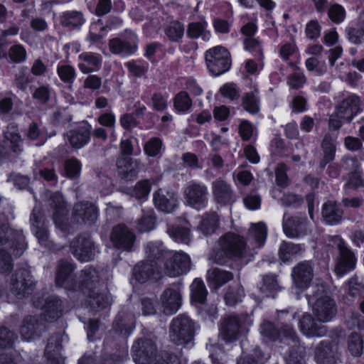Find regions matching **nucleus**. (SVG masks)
Masks as SVG:
<instances>
[{
    "label": "nucleus",
    "instance_id": "nucleus-56",
    "mask_svg": "<svg viewBox=\"0 0 364 364\" xmlns=\"http://www.w3.org/2000/svg\"><path fill=\"white\" fill-rule=\"evenodd\" d=\"M9 57L15 63H20L26 60L27 52L26 48L21 44H15L9 50Z\"/></svg>",
    "mask_w": 364,
    "mask_h": 364
},
{
    "label": "nucleus",
    "instance_id": "nucleus-55",
    "mask_svg": "<svg viewBox=\"0 0 364 364\" xmlns=\"http://www.w3.org/2000/svg\"><path fill=\"white\" fill-rule=\"evenodd\" d=\"M279 289V287L276 277L273 275H267L263 279V284L259 288V291L263 296H269Z\"/></svg>",
    "mask_w": 364,
    "mask_h": 364
},
{
    "label": "nucleus",
    "instance_id": "nucleus-13",
    "mask_svg": "<svg viewBox=\"0 0 364 364\" xmlns=\"http://www.w3.org/2000/svg\"><path fill=\"white\" fill-rule=\"evenodd\" d=\"M137 42L136 35L130 32L129 36L124 40L118 38L109 40V48L113 54L127 58L136 52Z\"/></svg>",
    "mask_w": 364,
    "mask_h": 364
},
{
    "label": "nucleus",
    "instance_id": "nucleus-27",
    "mask_svg": "<svg viewBox=\"0 0 364 364\" xmlns=\"http://www.w3.org/2000/svg\"><path fill=\"white\" fill-rule=\"evenodd\" d=\"M103 272L92 267H86L82 270L79 277V287L82 289L92 291L95 289L102 282Z\"/></svg>",
    "mask_w": 364,
    "mask_h": 364
},
{
    "label": "nucleus",
    "instance_id": "nucleus-51",
    "mask_svg": "<svg viewBox=\"0 0 364 364\" xmlns=\"http://www.w3.org/2000/svg\"><path fill=\"white\" fill-rule=\"evenodd\" d=\"M170 237L177 242L188 244L191 241L190 230L188 228H171L167 230Z\"/></svg>",
    "mask_w": 364,
    "mask_h": 364
},
{
    "label": "nucleus",
    "instance_id": "nucleus-52",
    "mask_svg": "<svg viewBox=\"0 0 364 364\" xmlns=\"http://www.w3.org/2000/svg\"><path fill=\"white\" fill-rule=\"evenodd\" d=\"M242 105L244 109L251 114H256L259 112V98L257 90L245 94L243 97Z\"/></svg>",
    "mask_w": 364,
    "mask_h": 364
},
{
    "label": "nucleus",
    "instance_id": "nucleus-33",
    "mask_svg": "<svg viewBox=\"0 0 364 364\" xmlns=\"http://www.w3.org/2000/svg\"><path fill=\"white\" fill-rule=\"evenodd\" d=\"M212 192L216 202L221 205L228 204L232 199L230 186L223 180L218 179L212 183Z\"/></svg>",
    "mask_w": 364,
    "mask_h": 364
},
{
    "label": "nucleus",
    "instance_id": "nucleus-15",
    "mask_svg": "<svg viewBox=\"0 0 364 364\" xmlns=\"http://www.w3.org/2000/svg\"><path fill=\"white\" fill-rule=\"evenodd\" d=\"M70 249L75 257L81 262L93 259L97 248L90 237H80L70 244Z\"/></svg>",
    "mask_w": 364,
    "mask_h": 364
},
{
    "label": "nucleus",
    "instance_id": "nucleus-21",
    "mask_svg": "<svg viewBox=\"0 0 364 364\" xmlns=\"http://www.w3.org/2000/svg\"><path fill=\"white\" fill-rule=\"evenodd\" d=\"M161 265L147 259L136 264L133 270L135 279L140 283H144L150 279H158L161 277Z\"/></svg>",
    "mask_w": 364,
    "mask_h": 364
},
{
    "label": "nucleus",
    "instance_id": "nucleus-29",
    "mask_svg": "<svg viewBox=\"0 0 364 364\" xmlns=\"http://www.w3.org/2000/svg\"><path fill=\"white\" fill-rule=\"evenodd\" d=\"M74 266L68 261H60L56 273L55 282L65 289H75V284L72 275Z\"/></svg>",
    "mask_w": 364,
    "mask_h": 364
},
{
    "label": "nucleus",
    "instance_id": "nucleus-5",
    "mask_svg": "<svg viewBox=\"0 0 364 364\" xmlns=\"http://www.w3.org/2000/svg\"><path fill=\"white\" fill-rule=\"evenodd\" d=\"M326 242L339 250V257L335 267L336 274L341 277L355 267L354 254L347 247L343 240L338 235L328 236Z\"/></svg>",
    "mask_w": 364,
    "mask_h": 364
},
{
    "label": "nucleus",
    "instance_id": "nucleus-24",
    "mask_svg": "<svg viewBox=\"0 0 364 364\" xmlns=\"http://www.w3.org/2000/svg\"><path fill=\"white\" fill-rule=\"evenodd\" d=\"M155 207L166 213L173 212L178 206V199L173 192L159 189L154 193Z\"/></svg>",
    "mask_w": 364,
    "mask_h": 364
},
{
    "label": "nucleus",
    "instance_id": "nucleus-32",
    "mask_svg": "<svg viewBox=\"0 0 364 364\" xmlns=\"http://www.w3.org/2000/svg\"><path fill=\"white\" fill-rule=\"evenodd\" d=\"M321 214L323 222L329 225H337L343 217L341 208L333 201H328L323 204Z\"/></svg>",
    "mask_w": 364,
    "mask_h": 364
},
{
    "label": "nucleus",
    "instance_id": "nucleus-28",
    "mask_svg": "<svg viewBox=\"0 0 364 364\" xmlns=\"http://www.w3.org/2000/svg\"><path fill=\"white\" fill-rule=\"evenodd\" d=\"M73 217L79 223L91 224L97 220V209L90 202L77 203L74 206Z\"/></svg>",
    "mask_w": 364,
    "mask_h": 364
},
{
    "label": "nucleus",
    "instance_id": "nucleus-17",
    "mask_svg": "<svg viewBox=\"0 0 364 364\" xmlns=\"http://www.w3.org/2000/svg\"><path fill=\"white\" fill-rule=\"evenodd\" d=\"M283 230L290 238H296L307 234L310 230L306 219L299 217H287L283 220Z\"/></svg>",
    "mask_w": 364,
    "mask_h": 364
},
{
    "label": "nucleus",
    "instance_id": "nucleus-48",
    "mask_svg": "<svg viewBox=\"0 0 364 364\" xmlns=\"http://www.w3.org/2000/svg\"><path fill=\"white\" fill-rule=\"evenodd\" d=\"M191 298L198 303H203L208 294L203 282L196 279L191 285Z\"/></svg>",
    "mask_w": 364,
    "mask_h": 364
},
{
    "label": "nucleus",
    "instance_id": "nucleus-30",
    "mask_svg": "<svg viewBox=\"0 0 364 364\" xmlns=\"http://www.w3.org/2000/svg\"><path fill=\"white\" fill-rule=\"evenodd\" d=\"M49 205L53 209V219L55 223L61 225L67 214L65 200L59 192L47 193Z\"/></svg>",
    "mask_w": 364,
    "mask_h": 364
},
{
    "label": "nucleus",
    "instance_id": "nucleus-38",
    "mask_svg": "<svg viewBox=\"0 0 364 364\" xmlns=\"http://www.w3.org/2000/svg\"><path fill=\"white\" fill-rule=\"evenodd\" d=\"M304 247L301 244L282 242L279 249V257L284 262H288L294 257L302 254Z\"/></svg>",
    "mask_w": 364,
    "mask_h": 364
},
{
    "label": "nucleus",
    "instance_id": "nucleus-34",
    "mask_svg": "<svg viewBox=\"0 0 364 364\" xmlns=\"http://www.w3.org/2000/svg\"><path fill=\"white\" fill-rule=\"evenodd\" d=\"M344 166L346 168H352L353 170L349 174V181L345 185V187L355 189L363 186L360 171H359L360 165L357 159L355 158H347L344 160Z\"/></svg>",
    "mask_w": 364,
    "mask_h": 364
},
{
    "label": "nucleus",
    "instance_id": "nucleus-20",
    "mask_svg": "<svg viewBox=\"0 0 364 364\" xmlns=\"http://www.w3.org/2000/svg\"><path fill=\"white\" fill-rule=\"evenodd\" d=\"M161 265L147 259L136 264L133 270L135 279L140 283H144L150 279H158L161 277Z\"/></svg>",
    "mask_w": 364,
    "mask_h": 364
},
{
    "label": "nucleus",
    "instance_id": "nucleus-35",
    "mask_svg": "<svg viewBox=\"0 0 364 364\" xmlns=\"http://www.w3.org/2000/svg\"><path fill=\"white\" fill-rule=\"evenodd\" d=\"M267 236V230L264 223L259 222L252 223L248 230L247 239L256 247H261L264 245Z\"/></svg>",
    "mask_w": 364,
    "mask_h": 364
},
{
    "label": "nucleus",
    "instance_id": "nucleus-8",
    "mask_svg": "<svg viewBox=\"0 0 364 364\" xmlns=\"http://www.w3.org/2000/svg\"><path fill=\"white\" fill-rule=\"evenodd\" d=\"M208 187L201 182L192 181L183 191L184 203L198 210L205 208L208 201Z\"/></svg>",
    "mask_w": 364,
    "mask_h": 364
},
{
    "label": "nucleus",
    "instance_id": "nucleus-31",
    "mask_svg": "<svg viewBox=\"0 0 364 364\" xmlns=\"http://www.w3.org/2000/svg\"><path fill=\"white\" fill-rule=\"evenodd\" d=\"M90 137V129L87 127H80L67 132L66 140L74 149H81L85 146Z\"/></svg>",
    "mask_w": 364,
    "mask_h": 364
},
{
    "label": "nucleus",
    "instance_id": "nucleus-3",
    "mask_svg": "<svg viewBox=\"0 0 364 364\" xmlns=\"http://www.w3.org/2000/svg\"><path fill=\"white\" fill-rule=\"evenodd\" d=\"M312 289V294L308 295V302L314 314L319 322H329L336 314L335 301L323 285H316Z\"/></svg>",
    "mask_w": 364,
    "mask_h": 364
},
{
    "label": "nucleus",
    "instance_id": "nucleus-2",
    "mask_svg": "<svg viewBox=\"0 0 364 364\" xmlns=\"http://www.w3.org/2000/svg\"><path fill=\"white\" fill-rule=\"evenodd\" d=\"M246 250L247 245L243 237L234 232H228L219 239L217 250L211 255L210 259L215 263L223 264L225 258H242Z\"/></svg>",
    "mask_w": 364,
    "mask_h": 364
},
{
    "label": "nucleus",
    "instance_id": "nucleus-63",
    "mask_svg": "<svg viewBox=\"0 0 364 364\" xmlns=\"http://www.w3.org/2000/svg\"><path fill=\"white\" fill-rule=\"evenodd\" d=\"M191 105L192 101L185 92H181L175 97L174 107L178 111H186L191 107Z\"/></svg>",
    "mask_w": 364,
    "mask_h": 364
},
{
    "label": "nucleus",
    "instance_id": "nucleus-6",
    "mask_svg": "<svg viewBox=\"0 0 364 364\" xmlns=\"http://www.w3.org/2000/svg\"><path fill=\"white\" fill-rule=\"evenodd\" d=\"M205 57L207 67L213 75H220L230 68V53L225 48L221 46H215L208 50Z\"/></svg>",
    "mask_w": 364,
    "mask_h": 364
},
{
    "label": "nucleus",
    "instance_id": "nucleus-40",
    "mask_svg": "<svg viewBox=\"0 0 364 364\" xmlns=\"http://www.w3.org/2000/svg\"><path fill=\"white\" fill-rule=\"evenodd\" d=\"M219 227V218L216 213L205 215L198 229L205 235H210L215 233Z\"/></svg>",
    "mask_w": 364,
    "mask_h": 364
},
{
    "label": "nucleus",
    "instance_id": "nucleus-59",
    "mask_svg": "<svg viewBox=\"0 0 364 364\" xmlns=\"http://www.w3.org/2000/svg\"><path fill=\"white\" fill-rule=\"evenodd\" d=\"M36 318L33 316H28L25 318L23 324L21 329V334L23 339H31L36 333Z\"/></svg>",
    "mask_w": 364,
    "mask_h": 364
},
{
    "label": "nucleus",
    "instance_id": "nucleus-26",
    "mask_svg": "<svg viewBox=\"0 0 364 364\" xmlns=\"http://www.w3.org/2000/svg\"><path fill=\"white\" fill-rule=\"evenodd\" d=\"M119 177L127 181L135 178L140 170V162L129 157H121L117 161Z\"/></svg>",
    "mask_w": 364,
    "mask_h": 364
},
{
    "label": "nucleus",
    "instance_id": "nucleus-57",
    "mask_svg": "<svg viewBox=\"0 0 364 364\" xmlns=\"http://www.w3.org/2000/svg\"><path fill=\"white\" fill-rule=\"evenodd\" d=\"M91 294L90 295V304L93 308H105L110 303V297L106 294H102L98 291H90Z\"/></svg>",
    "mask_w": 364,
    "mask_h": 364
},
{
    "label": "nucleus",
    "instance_id": "nucleus-9",
    "mask_svg": "<svg viewBox=\"0 0 364 364\" xmlns=\"http://www.w3.org/2000/svg\"><path fill=\"white\" fill-rule=\"evenodd\" d=\"M191 267V258L184 252H169L166 253L164 268L169 277H176L187 273Z\"/></svg>",
    "mask_w": 364,
    "mask_h": 364
},
{
    "label": "nucleus",
    "instance_id": "nucleus-14",
    "mask_svg": "<svg viewBox=\"0 0 364 364\" xmlns=\"http://www.w3.org/2000/svg\"><path fill=\"white\" fill-rule=\"evenodd\" d=\"M132 351L136 364H149L155 359L156 348L151 340H139L133 344Z\"/></svg>",
    "mask_w": 364,
    "mask_h": 364
},
{
    "label": "nucleus",
    "instance_id": "nucleus-39",
    "mask_svg": "<svg viewBox=\"0 0 364 364\" xmlns=\"http://www.w3.org/2000/svg\"><path fill=\"white\" fill-rule=\"evenodd\" d=\"M187 36L191 38H201L204 41H208L211 34L208 30V23L203 21L189 23L187 28Z\"/></svg>",
    "mask_w": 364,
    "mask_h": 364
},
{
    "label": "nucleus",
    "instance_id": "nucleus-1",
    "mask_svg": "<svg viewBox=\"0 0 364 364\" xmlns=\"http://www.w3.org/2000/svg\"><path fill=\"white\" fill-rule=\"evenodd\" d=\"M261 333L271 340H275L279 337L284 343L289 346V350L286 357L287 364H303L306 354L305 348L300 345L296 332L291 326L284 325L279 332L272 323L266 321L261 326Z\"/></svg>",
    "mask_w": 364,
    "mask_h": 364
},
{
    "label": "nucleus",
    "instance_id": "nucleus-37",
    "mask_svg": "<svg viewBox=\"0 0 364 364\" xmlns=\"http://www.w3.org/2000/svg\"><path fill=\"white\" fill-rule=\"evenodd\" d=\"M144 250L146 259L154 264L158 263L159 265L161 264L163 259H166V253L168 252L164 249L162 244L158 242H148Z\"/></svg>",
    "mask_w": 364,
    "mask_h": 364
},
{
    "label": "nucleus",
    "instance_id": "nucleus-10",
    "mask_svg": "<svg viewBox=\"0 0 364 364\" xmlns=\"http://www.w3.org/2000/svg\"><path fill=\"white\" fill-rule=\"evenodd\" d=\"M34 285L28 270L21 269L12 275L10 288L14 295L21 299L33 291Z\"/></svg>",
    "mask_w": 364,
    "mask_h": 364
},
{
    "label": "nucleus",
    "instance_id": "nucleus-12",
    "mask_svg": "<svg viewBox=\"0 0 364 364\" xmlns=\"http://www.w3.org/2000/svg\"><path fill=\"white\" fill-rule=\"evenodd\" d=\"M110 240L117 249L124 251H132L136 241V235L126 225H118L113 228Z\"/></svg>",
    "mask_w": 364,
    "mask_h": 364
},
{
    "label": "nucleus",
    "instance_id": "nucleus-7",
    "mask_svg": "<svg viewBox=\"0 0 364 364\" xmlns=\"http://www.w3.org/2000/svg\"><path fill=\"white\" fill-rule=\"evenodd\" d=\"M252 324L250 318L228 316L224 318L220 328V336L227 342L235 341L247 331V326Z\"/></svg>",
    "mask_w": 364,
    "mask_h": 364
},
{
    "label": "nucleus",
    "instance_id": "nucleus-49",
    "mask_svg": "<svg viewBox=\"0 0 364 364\" xmlns=\"http://www.w3.org/2000/svg\"><path fill=\"white\" fill-rule=\"evenodd\" d=\"M57 73L60 79L71 89L76 77L75 69L70 65H60L57 67Z\"/></svg>",
    "mask_w": 364,
    "mask_h": 364
},
{
    "label": "nucleus",
    "instance_id": "nucleus-53",
    "mask_svg": "<svg viewBox=\"0 0 364 364\" xmlns=\"http://www.w3.org/2000/svg\"><path fill=\"white\" fill-rule=\"evenodd\" d=\"M348 348L353 356H360L363 352V340L360 335L353 332L348 338Z\"/></svg>",
    "mask_w": 364,
    "mask_h": 364
},
{
    "label": "nucleus",
    "instance_id": "nucleus-41",
    "mask_svg": "<svg viewBox=\"0 0 364 364\" xmlns=\"http://www.w3.org/2000/svg\"><path fill=\"white\" fill-rule=\"evenodd\" d=\"M60 21L65 27L77 28L85 23V18L81 12L69 11L63 14Z\"/></svg>",
    "mask_w": 364,
    "mask_h": 364
},
{
    "label": "nucleus",
    "instance_id": "nucleus-43",
    "mask_svg": "<svg viewBox=\"0 0 364 364\" xmlns=\"http://www.w3.org/2000/svg\"><path fill=\"white\" fill-rule=\"evenodd\" d=\"M61 316V301L58 299L48 300L44 307L43 318L51 322Z\"/></svg>",
    "mask_w": 364,
    "mask_h": 364
},
{
    "label": "nucleus",
    "instance_id": "nucleus-60",
    "mask_svg": "<svg viewBox=\"0 0 364 364\" xmlns=\"http://www.w3.org/2000/svg\"><path fill=\"white\" fill-rule=\"evenodd\" d=\"M162 146V141L159 138H151L144 144V152L150 157H155L160 153Z\"/></svg>",
    "mask_w": 364,
    "mask_h": 364
},
{
    "label": "nucleus",
    "instance_id": "nucleus-42",
    "mask_svg": "<svg viewBox=\"0 0 364 364\" xmlns=\"http://www.w3.org/2000/svg\"><path fill=\"white\" fill-rule=\"evenodd\" d=\"M61 348L62 346L57 339H49L45 350L48 364H60Z\"/></svg>",
    "mask_w": 364,
    "mask_h": 364
},
{
    "label": "nucleus",
    "instance_id": "nucleus-19",
    "mask_svg": "<svg viewBox=\"0 0 364 364\" xmlns=\"http://www.w3.org/2000/svg\"><path fill=\"white\" fill-rule=\"evenodd\" d=\"M161 265L147 259L136 264L133 270L135 279L140 283H144L150 279H158L161 277Z\"/></svg>",
    "mask_w": 364,
    "mask_h": 364
},
{
    "label": "nucleus",
    "instance_id": "nucleus-46",
    "mask_svg": "<svg viewBox=\"0 0 364 364\" xmlns=\"http://www.w3.org/2000/svg\"><path fill=\"white\" fill-rule=\"evenodd\" d=\"M32 223V230L40 242L43 243L48 239V232L44 226V223L41 218L36 215V208L31 216Z\"/></svg>",
    "mask_w": 364,
    "mask_h": 364
},
{
    "label": "nucleus",
    "instance_id": "nucleus-54",
    "mask_svg": "<svg viewBox=\"0 0 364 364\" xmlns=\"http://www.w3.org/2000/svg\"><path fill=\"white\" fill-rule=\"evenodd\" d=\"M333 357L331 346L326 341H321L316 348L315 358L318 363H325Z\"/></svg>",
    "mask_w": 364,
    "mask_h": 364
},
{
    "label": "nucleus",
    "instance_id": "nucleus-45",
    "mask_svg": "<svg viewBox=\"0 0 364 364\" xmlns=\"http://www.w3.org/2000/svg\"><path fill=\"white\" fill-rule=\"evenodd\" d=\"M305 65L309 72L317 76H321L327 72V65L325 60L320 58H309L305 62Z\"/></svg>",
    "mask_w": 364,
    "mask_h": 364
},
{
    "label": "nucleus",
    "instance_id": "nucleus-64",
    "mask_svg": "<svg viewBox=\"0 0 364 364\" xmlns=\"http://www.w3.org/2000/svg\"><path fill=\"white\" fill-rule=\"evenodd\" d=\"M328 15L330 19L336 23H340L346 18V11L344 8L339 4H333L330 6L328 11Z\"/></svg>",
    "mask_w": 364,
    "mask_h": 364
},
{
    "label": "nucleus",
    "instance_id": "nucleus-11",
    "mask_svg": "<svg viewBox=\"0 0 364 364\" xmlns=\"http://www.w3.org/2000/svg\"><path fill=\"white\" fill-rule=\"evenodd\" d=\"M182 296L179 291L173 288L164 289L158 302L161 312L167 316L176 314L181 306Z\"/></svg>",
    "mask_w": 364,
    "mask_h": 364
},
{
    "label": "nucleus",
    "instance_id": "nucleus-16",
    "mask_svg": "<svg viewBox=\"0 0 364 364\" xmlns=\"http://www.w3.org/2000/svg\"><path fill=\"white\" fill-rule=\"evenodd\" d=\"M361 105L359 97L353 94L350 95L337 106V116L350 122L360 112Z\"/></svg>",
    "mask_w": 364,
    "mask_h": 364
},
{
    "label": "nucleus",
    "instance_id": "nucleus-36",
    "mask_svg": "<svg viewBox=\"0 0 364 364\" xmlns=\"http://www.w3.org/2000/svg\"><path fill=\"white\" fill-rule=\"evenodd\" d=\"M233 278L231 272L215 268L207 272V281L210 287L217 289L226 284Z\"/></svg>",
    "mask_w": 364,
    "mask_h": 364
},
{
    "label": "nucleus",
    "instance_id": "nucleus-44",
    "mask_svg": "<svg viewBox=\"0 0 364 364\" xmlns=\"http://www.w3.org/2000/svg\"><path fill=\"white\" fill-rule=\"evenodd\" d=\"M4 138L10 141L14 152L22 151L23 141L16 126L11 124L7 127V130L4 132Z\"/></svg>",
    "mask_w": 364,
    "mask_h": 364
},
{
    "label": "nucleus",
    "instance_id": "nucleus-50",
    "mask_svg": "<svg viewBox=\"0 0 364 364\" xmlns=\"http://www.w3.org/2000/svg\"><path fill=\"white\" fill-rule=\"evenodd\" d=\"M129 73L136 77H143L148 71L149 63L142 60H130L124 64Z\"/></svg>",
    "mask_w": 364,
    "mask_h": 364
},
{
    "label": "nucleus",
    "instance_id": "nucleus-61",
    "mask_svg": "<svg viewBox=\"0 0 364 364\" xmlns=\"http://www.w3.org/2000/svg\"><path fill=\"white\" fill-rule=\"evenodd\" d=\"M269 355L264 356L260 348H256L252 354L246 358L240 360L237 362V364H263L265 360L269 359Z\"/></svg>",
    "mask_w": 364,
    "mask_h": 364
},
{
    "label": "nucleus",
    "instance_id": "nucleus-22",
    "mask_svg": "<svg viewBox=\"0 0 364 364\" xmlns=\"http://www.w3.org/2000/svg\"><path fill=\"white\" fill-rule=\"evenodd\" d=\"M291 277L295 287L304 289L313 278V266L310 262H302L293 268Z\"/></svg>",
    "mask_w": 364,
    "mask_h": 364
},
{
    "label": "nucleus",
    "instance_id": "nucleus-58",
    "mask_svg": "<svg viewBox=\"0 0 364 364\" xmlns=\"http://www.w3.org/2000/svg\"><path fill=\"white\" fill-rule=\"evenodd\" d=\"M166 34L171 41L177 42L184 34V27L178 21L171 22L166 30Z\"/></svg>",
    "mask_w": 364,
    "mask_h": 364
},
{
    "label": "nucleus",
    "instance_id": "nucleus-18",
    "mask_svg": "<svg viewBox=\"0 0 364 364\" xmlns=\"http://www.w3.org/2000/svg\"><path fill=\"white\" fill-rule=\"evenodd\" d=\"M161 265L147 259L136 264L133 270L135 279L140 283H144L150 279H158L161 277Z\"/></svg>",
    "mask_w": 364,
    "mask_h": 364
},
{
    "label": "nucleus",
    "instance_id": "nucleus-23",
    "mask_svg": "<svg viewBox=\"0 0 364 364\" xmlns=\"http://www.w3.org/2000/svg\"><path fill=\"white\" fill-rule=\"evenodd\" d=\"M102 57L92 52H83L78 55V68L83 74L97 72L100 70Z\"/></svg>",
    "mask_w": 364,
    "mask_h": 364
},
{
    "label": "nucleus",
    "instance_id": "nucleus-62",
    "mask_svg": "<svg viewBox=\"0 0 364 364\" xmlns=\"http://www.w3.org/2000/svg\"><path fill=\"white\" fill-rule=\"evenodd\" d=\"M347 38L351 43L359 45L364 42V28L348 27L346 29Z\"/></svg>",
    "mask_w": 364,
    "mask_h": 364
},
{
    "label": "nucleus",
    "instance_id": "nucleus-4",
    "mask_svg": "<svg viewBox=\"0 0 364 364\" xmlns=\"http://www.w3.org/2000/svg\"><path fill=\"white\" fill-rule=\"evenodd\" d=\"M195 331V323L188 316L179 315L171 321L169 336L176 345L192 346Z\"/></svg>",
    "mask_w": 364,
    "mask_h": 364
},
{
    "label": "nucleus",
    "instance_id": "nucleus-25",
    "mask_svg": "<svg viewBox=\"0 0 364 364\" xmlns=\"http://www.w3.org/2000/svg\"><path fill=\"white\" fill-rule=\"evenodd\" d=\"M316 321L310 314H305L299 321L301 332L307 337H321L326 333V326Z\"/></svg>",
    "mask_w": 364,
    "mask_h": 364
},
{
    "label": "nucleus",
    "instance_id": "nucleus-47",
    "mask_svg": "<svg viewBox=\"0 0 364 364\" xmlns=\"http://www.w3.org/2000/svg\"><path fill=\"white\" fill-rule=\"evenodd\" d=\"M322 148L323 151V158L321 161V166H325L328 163L334 159L336 152V146L333 139L330 136H325L322 142Z\"/></svg>",
    "mask_w": 364,
    "mask_h": 364
}]
</instances>
